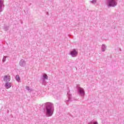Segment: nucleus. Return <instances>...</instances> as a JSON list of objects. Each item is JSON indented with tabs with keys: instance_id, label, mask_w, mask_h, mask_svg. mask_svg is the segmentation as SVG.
<instances>
[{
	"instance_id": "obj_1",
	"label": "nucleus",
	"mask_w": 124,
	"mask_h": 124,
	"mask_svg": "<svg viewBox=\"0 0 124 124\" xmlns=\"http://www.w3.org/2000/svg\"><path fill=\"white\" fill-rule=\"evenodd\" d=\"M44 113L46 114V116L47 118L51 117L54 114V104L50 102L46 103L44 109Z\"/></svg>"
},
{
	"instance_id": "obj_2",
	"label": "nucleus",
	"mask_w": 124,
	"mask_h": 124,
	"mask_svg": "<svg viewBox=\"0 0 124 124\" xmlns=\"http://www.w3.org/2000/svg\"><path fill=\"white\" fill-rule=\"evenodd\" d=\"M117 0H106L108 7H115V6H117L118 4Z\"/></svg>"
},
{
	"instance_id": "obj_3",
	"label": "nucleus",
	"mask_w": 124,
	"mask_h": 124,
	"mask_svg": "<svg viewBox=\"0 0 124 124\" xmlns=\"http://www.w3.org/2000/svg\"><path fill=\"white\" fill-rule=\"evenodd\" d=\"M69 54L73 58H75V57H77V55H78V51H76V49H73L70 52Z\"/></svg>"
},
{
	"instance_id": "obj_16",
	"label": "nucleus",
	"mask_w": 124,
	"mask_h": 124,
	"mask_svg": "<svg viewBox=\"0 0 124 124\" xmlns=\"http://www.w3.org/2000/svg\"><path fill=\"white\" fill-rule=\"evenodd\" d=\"M6 60V58H5L4 56L3 57V58L2 59V62H4Z\"/></svg>"
},
{
	"instance_id": "obj_19",
	"label": "nucleus",
	"mask_w": 124,
	"mask_h": 124,
	"mask_svg": "<svg viewBox=\"0 0 124 124\" xmlns=\"http://www.w3.org/2000/svg\"><path fill=\"white\" fill-rule=\"evenodd\" d=\"M47 15H49V13H47Z\"/></svg>"
},
{
	"instance_id": "obj_14",
	"label": "nucleus",
	"mask_w": 124,
	"mask_h": 124,
	"mask_svg": "<svg viewBox=\"0 0 124 124\" xmlns=\"http://www.w3.org/2000/svg\"><path fill=\"white\" fill-rule=\"evenodd\" d=\"M9 29V27H8V26H4V31H8Z\"/></svg>"
},
{
	"instance_id": "obj_18",
	"label": "nucleus",
	"mask_w": 124,
	"mask_h": 124,
	"mask_svg": "<svg viewBox=\"0 0 124 124\" xmlns=\"http://www.w3.org/2000/svg\"><path fill=\"white\" fill-rule=\"evenodd\" d=\"M119 50H120V51L121 52H122V49H121V48H120Z\"/></svg>"
},
{
	"instance_id": "obj_13",
	"label": "nucleus",
	"mask_w": 124,
	"mask_h": 124,
	"mask_svg": "<svg viewBox=\"0 0 124 124\" xmlns=\"http://www.w3.org/2000/svg\"><path fill=\"white\" fill-rule=\"evenodd\" d=\"M88 124H98V123L96 121H91Z\"/></svg>"
},
{
	"instance_id": "obj_4",
	"label": "nucleus",
	"mask_w": 124,
	"mask_h": 124,
	"mask_svg": "<svg viewBox=\"0 0 124 124\" xmlns=\"http://www.w3.org/2000/svg\"><path fill=\"white\" fill-rule=\"evenodd\" d=\"M41 80H42V85H45V83H46V80H48V76L46 74L43 75L42 77L41 78Z\"/></svg>"
},
{
	"instance_id": "obj_9",
	"label": "nucleus",
	"mask_w": 124,
	"mask_h": 124,
	"mask_svg": "<svg viewBox=\"0 0 124 124\" xmlns=\"http://www.w3.org/2000/svg\"><path fill=\"white\" fill-rule=\"evenodd\" d=\"M3 80L4 81V82H10V78H9V77L7 76H5L3 77Z\"/></svg>"
},
{
	"instance_id": "obj_7",
	"label": "nucleus",
	"mask_w": 124,
	"mask_h": 124,
	"mask_svg": "<svg viewBox=\"0 0 124 124\" xmlns=\"http://www.w3.org/2000/svg\"><path fill=\"white\" fill-rule=\"evenodd\" d=\"M19 65L22 67H25L26 66V61L25 60L21 59L19 63Z\"/></svg>"
},
{
	"instance_id": "obj_5",
	"label": "nucleus",
	"mask_w": 124,
	"mask_h": 124,
	"mask_svg": "<svg viewBox=\"0 0 124 124\" xmlns=\"http://www.w3.org/2000/svg\"><path fill=\"white\" fill-rule=\"evenodd\" d=\"M78 93L81 96H84V95H85V91H84V89L81 87H78Z\"/></svg>"
},
{
	"instance_id": "obj_11",
	"label": "nucleus",
	"mask_w": 124,
	"mask_h": 124,
	"mask_svg": "<svg viewBox=\"0 0 124 124\" xmlns=\"http://www.w3.org/2000/svg\"><path fill=\"white\" fill-rule=\"evenodd\" d=\"M107 46L103 44L102 45V52H105V50H106Z\"/></svg>"
},
{
	"instance_id": "obj_6",
	"label": "nucleus",
	"mask_w": 124,
	"mask_h": 124,
	"mask_svg": "<svg viewBox=\"0 0 124 124\" xmlns=\"http://www.w3.org/2000/svg\"><path fill=\"white\" fill-rule=\"evenodd\" d=\"M67 96L68 98L67 100H65V102H71V101H73V99H72V95L68 93L67 94Z\"/></svg>"
},
{
	"instance_id": "obj_15",
	"label": "nucleus",
	"mask_w": 124,
	"mask_h": 124,
	"mask_svg": "<svg viewBox=\"0 0 124 124\" xmlns=\"http://www.w3.org/2000/svg\"><path fill=\"white\" fill-rule=\"evenodd\" d=\"M96 2V0H93L92 1H90L91 3H95Z\"/></svg>"
},
{
	"instance_id": "obj_17",
	"label": "nucleus",
	"mask_w": 124,
	"mask_h": 124,
	"mask_svg": "<svg viewBox=\"0 0 124 124\" xmlns=\"http://www.w3.org/2000/svg\"><path fill=\"white\" fill-rule=\"evenodd\" d=\"M26 90H27L28 91H30V87H29V86H27V87H26Z\"/></svg>"
},
{
	"instance_id": "obj_10",
	"label": "nucleus",
	"mask_w": 124,
	"mask_h": 124,
	"mask_svg": "<svg viewBox=\"0 0 124 124\" xmlns=\"http://www.w3.org/2000/svg\"><path fill=\"white\" fill-rule=\"evenodd\" d=\"M5 87L7 89H10V88H11V83L10 82H6Z\"/></svg>"
},
{
	"instance_id": "obj_8",
	"label": "nucleus",
	"mask_w": 124,
	"mask_h": 124,
	"mask_svg": "<svg viewBox=\"0 0 124 124\" xmlns=\"http://www.w3.org/2000/svg\"><path fill=\"white\" fill-rule=\"evenodd\" d=\"M2 6L4 7V4H3V0H0V12H2V11L3 10L2 9Z\"/></svg>"
},
{
	"instance_id": "obj_12",
	"label": "nucleus",
	"mask_w": 124,
	"mask_h": 124,
	"mask_svg": "<svg viewBox=\"0 0 124 124\" xmlns=\"http://www.w3.org/2000/svg\"><path fill=\"white\" fill-rule=\"evenodd\" d=\"M16 79L17 82H20L21 81V78H20V77H19V75H17L16 76Z\"/></svg>"
}]
</instances>
